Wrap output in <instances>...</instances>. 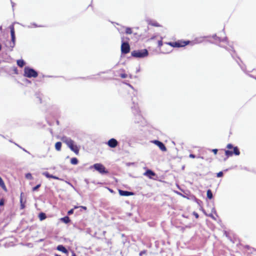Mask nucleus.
<instances>
[{"label": "nucleus", "instance_id": "obj_2", "mask_svg": "<svg viewBox=\"0 0 256 256\" xmlns=\"http://www.w3.org/2000/svg\"><path fill=\"white\" fill-rule=\"evenodd\" d=\"M38 72L33 68L26 67L24 70V76L27 78H36L38 76Z\"/></svg>", "mask_w": 256, "mask_h": 256}, {"label": "nucleus", "instance_id": "obj_46", "mask_svg": "<svg viewBox=\"0 0 256 256\" xmlns=\"http://www.w3.org/2000/svg\"><path fill=\"white\" fill-rule=\"evenodd\" d=\"M34 24V26L35 27H37V26H37L36 24Z\"/></svg>", "mask_w": 256, "mask_h": 256}, {"label": "nucleus", "instance_id": "obj_11", "mask_svg": "<svg viewBox=\"0 0 256 256\" xmlns=\"http://www.w3.org/2000/svg\"><path fill=\"white\" fill-rule=\"evenodd\" d=\"M119 194L120 196H132L133 194V193L132 192L126 191V190H119Z\"/></svg>", "mask_w": 256, "mask_h": 256}, {"label": "nucleus", "instance_id": "obj_42", "mask_svg": "<svg viewBox=\"0 0 256 256\" xmlns=\"http://www.w3.org/2000/svg\"><path fill=\"white\" fill-rule=\"evenodd\" d=\"M84 182L86 183L87 184H88V180L87 179L84 180Z\"/></svg>", "mask_w": 256, "mask_h": 256}, {"label": "nucleus", "instance_id": "obj_6", "mask_svg": "<svg viewBox=\"0 0 256 256\" xmlns=\"http://www.w3.org/2000/svg\"><path fill=\"white\" fill-rule=\"evenodd\" d=\"M152 142L156 145L162 151H166V148L162 142L158 140H154L152 141Z\"/></svg>", "mask_w": 256, "mask_h": 256}, {"label": "nucleus", "instance_id": "obj_43", "mask_svg": "<svg viewBox=\"0 0 256 256\" xmlns=\"http://www.w3.org/2000/svg\"><path fill=\"white\" fill-rule=\"evenodd\" d=\"M80 207H81L82 209H84V210H86V206H81Z\"/></svg>", "mask_w": 256, "mask_h": 256}, {"label": "nucleus", "instance_id": "obj_1", "mask_svg": "<svg viewBox=\"0 0 256 256\" xmlns=\"http://www.w3.org/2000/svg\"><path fill=\"white\" fill-rule=\"evenodd\" d=\"M62 141L64 142L71 150L78 154L79 152L78 147L74 144V142L71 138L66 136H63L62 138Z\"/></svg>", "mask_w": 256, "mask_h": 256}, {"label": "nucleus", "instance_id": "obj_8", "mask_svg": "<svg viewBox=\"0 0 256 256\" xmlns=\"http://www.w3.org/2000/svg\"><path fill=\"white\" fill-rule=\"evenodd\" d=\"M10 35L12 38V45L10 46L12 48L14 47L15 45V34H14V26L12 25L10 26Z\"/></svg>", "mask_w": 256, "mask_h": 256}, {"label": "nucleus", "instance_id": "obj_12", "mask_svg": "<svg viewBox=\"0 0 256 256\" xmlns=\"http://www.w3.org/2000/svg\"><path fill=\"white\" fill-rule=\"evenodd\" d=\"M134 106L132 107V111L134 114L136 113L137 114H138V119H140L142 117H141L140 115L138 114V112H139L138 108V106H137V105L134 102Z\"/></svg>", "mask_w": 256, "mask_h": 256}, {"label": "nucleus", "instance_id": "obj_51", "mask_svg": "<svg viewBox=\"0 0 256 256\" xmlns=\"http://www.w3.org/2000/svg\"><path fill=\"white\" fill-rule=\"evenodd\" d=\"M2 49V46H1V44H0V50H1Z\"/></svg>", "mask_w": 256, "mask_h": 256}, {"label": "nucleus", "instance_id": "obj_40", "mask_svg": "<svg viewBox=\"0 0 256 256\" xmlns=\"http://www.w3.org/2000/svg\"><path fill=\"white\" fill-rule=\"evenodd\" d=\"M145 252H146L144 250L140 252L139 254L140 256H142V254H144Z\"/></svg>", "mask_w": 256, "mask_h": 256}, {"label": "nucleus", "instance_id": "obj_17", "mask_svg": "<svg viewBox=\"0 0 256 256\" xmlns=\"http://www.w3.org/2000/svg\"><path fill=\"white\" fill-rule=\"evenodd\" d=\"M24 64L25 62L22 60H17V64L20 68H22L24 66Z\"/></svg>", "mask_w": 256, "mask_h": 256}, {"label": "nucleus", "instance_id": "obj_34", "mask_svg": "<svg viewBox=\"0 0 256 256\" xmlns=\"http://www.w3.org/2000/svg\"><path fill=\"white\" fill-rule=\"evenodd\" d=\"M25 208V206L24 202L20 203V208L24 209Z\"/></svg>", "mask_w": 256, "mask_h": 256}, {"label": "nucleus", "instance_id": "obj_20", "mask_svg": "<svg viewBox=\"0 0 256 256\" xmlns=\"http://www.w3.org/2000/svg\"><path fill=\"white\" fill-rule=\"evenodd\" d=\"M206 194H207V197L209 199H212V198L213 195H212V193L210 190H207Z\"/></svg>", "mask_w": 256, "mask_h": 256}, {"label": "nucleus", "instance_id": "obj_30", "mask_svg": "<svg viewBox=\"0 0 256 256\" xmlns=\"http://www.w3.org/2000/svg\"><path fill=\"white\" fill-rule=\"evenodd\" d=\"M127 74H120V77L122 78H126L127 77Z\"/></svg>", "mask_w": 256, "mask_h": 256}, {"label": "nucleus", "instance_id": "obj_36", "mask_svg": "<svg viewBox=\"0 0 256 256\" xmlns=\"http://www.w3.org/2000/svg\"><path fill=\"white\" fill-rule=\"evenodd\" d=\"M217 38L218 40L220 41H224V40H226V38H224V39H221L219 37H216Z\"/></svg>", "mask_w": 256, "mask_h": 256}, {"label": "nucleus", "instance_id": "obj_44", "mask_svg": "<svg viewBox=\"0 0 256 256\" xmlns=\"http://www.w3.org/2000/svg\"><path fill=\"white\" fill-rule=\"evenodd\" d=\"M194 214L195 216H196V218H198V214H196V213H194Z\"/></svg>", "mask_w": 256, "mask_h": 256}, {"label": "nucleus", "instance_id": "obj_39", "mask_svg": "<svg viewBox=\"0 0 256 256\" xmlns=\"http://www.w3.org/2000/svg\"><path fill=\"white\" fill-rule=\"evenodd\" d=\"M189 156L190 158H196V156L194 154H190Z\"/></svg>", "mask_w": 256, "mask_h": 256}, {"label": "nucleus", "instance_id": "obj_38", "mask_svg": "<svg viewBox=\"0 0 256 256\" xmlns=\"http://www.w3.org/2000/svg\"><path fill=\"white\" fill-rule=\"evenodd\" d=\"M52 178L56 179V180H61L59 178H58L56 176H52Z\"/></svg>", "mask_w": 256, "mask_h": 256}, {"label": "nucleus", "instance_id": "obj_22", "mask_svg": "<svg viewBox=\"0 0 256 256\" xmlns=\"http://www.w3.org/2000/svg\"><path fill=\"white\" fill-rule=\"evenodd\" d=\"M44 176H46L47 178H52V174H50L48 172H45L42 174Z\"/></svg>", "mask_w": 256, "mask_h": 256}, {"label": "nucleus", "instance_id": "obj_47", "mask_svg": "<svg viewBox=\"0 0 256 256\" xmlns=\"http://www.w3.org/2000/svg\"><path fill=\"white\" fill-rule=\"evenodd\" d=\"M210 217H212V218H214V217L212 216V214H210Z\"/></svg>", "mask_w": 256, "mask_h": 256}, {"label": "nucleus", "instance_id": "obj_27", "mask_svg": "<svg viewBox=\"0 0 256 256\" xmlns=\"http://www.w3.org/2000/svg\"><path fill=\"white\" fill-rule=\"evenodd\" d=\"M40 186V184H38V185H36V186L32 188V190L33 191H36L38 190V188Z\"/></svg>", "mask_w": 256, "mask_h": 256}, {"label": "nucleus", "instance_id": "obj_52", "mask_svg": "<svg viewBox=\"0 0 256 256\" xmlns=\"http://www.w3.org/2000/svg\"><path fill=\"white\" fill-rule=\"evenodd\" d=\"M78 208V206H74V208Z\"/></svg>", "mask_w": 256, "mask_h": 256}, {"label": "nucleus", "instance_id": "obj_23", "mask_svg": "<svg viewBox=\"0 0 256 256\" xmlns=\"http://www.w3.org/2000/svg\"><path fill=\"white\" fill-rule=\"evenodd\" d=\"M225 154L228 156H232L233 154L232 152L229 150H226L225 151Z\"/></svg>", "mask_w": 256, "mask_h": 256}, {"label": "nucleus", "instance_id": "obj_7", "mask_svg": "<svg viewBox=\"0 0 256 256\" xmlns=\"http://www.w3.org/2000/svg\"><path fill=\"white\" fill-rule=\"evenodd\" d=\"M188 43H189L188 41H187V42L185 41V42H170L169 44H170V46H172L173 47L179 48V47L184 46L187 45Z\"/></svg>", "mask_w": 256, "mask_h": 256}, {"label": "nucleus", "instance_id": "obj_18", "mask_svg": "<svg viewBox=\"0 0 256 256\" xmlns=\"http://www.w3.org/2000/svg\"><path fill=\"white\" fill-rule=\"evenodd\" d=\"M232 152L233 154H234L236 156H238L240 154L239 150L236 146L234 148V151Z\"/></svg>", "mask_w": 256, "mask_h": 256}, {"label": "nucleus", "instance_id": "obj_16", "mask_svg": "<svg viewBox=\"0 0 256 256\" xmlns=\"http://www.w3.org/2000/svg\"><path fill=\"white\" fill-rule=\"evenodd\" d=\"M61 147H62V143L60 142H56V143L55 148L57 150L60 151L61 150Z\"/></svg>", "mask_w": 256, "mask_h": 256}, {"label": "nucleus", "instance_id": "obj_3", "mask_svg": "<svg viewBox=\"0 0 256 256\" xmlns=\"http://www.w3.org/2000/svg\"><path fill=\"white\" fill-rule=\"evenodd\" d=\"M148 55V51L146 49L134 50L132 52V56L135 58H142Z\"/></svg>", "mask_w": 256, "mask_h": 256}, {"label": "nucleus", "instance_id": "obj_26", "mask_svg": "<svg viewBox=\"0 0 256 256\" xmlns=\"http://www.w3.org/2000/svg\"><path fill=\"white\" fill-rule=\"evenodd\" d=\"M150 24L153 26H160V25L156 22H151L150 23Z\"/></svg>", "mask_w": 256, "mask_h": 256}, {"label": "nucleus", "instance_id": "obj_41", "mask_svg": "<svg viewBox=\"0 0 256 256\" xmlns=\"http://www.w3.org/2000/svg\"><path fill=\"white\" fill-rule=\"evenodd\" d=\"M22 193H21L20 198V203L23 202L22 198Z\"/></svg>", "mask_w": 256, "mask_h": 256}, {"label": "nucleus", "instance_id": "obj_19", "mask_svg": "<svg viewBox=\"0 0 256 256\" xmlns=\"http://www.w3.org/2000/svg\"><path fill=\"white\" fill-rule=\"evenodd\" d=\"M38 218L40 220H43L46 218V216L44 213L41 212L39 214Z\"/></svg>", "mask_w": 256, "mask_h": 256}, {"label": "nucleus", "instance_id": "obj_10", "mask_svg": "<svg viewBox=\"0 0 256 256\" xmlns=\"http://www.w3.org/2000/svg\"><path fill=\"white\" fill-rule=\"evenodd\" d=\"M155 173L150 170H148L144 174V175L147 176L149 178H151L152 176H155Z\"/></svg>", "mask_w": 256, "mask_h": 256}, {"label": "nucleus", "instance_id": "obj_50", "mask_svg": "<svg viewBox=\"0 0 256 256\" xmlns=\"http://www.w3.org/2000/svg\"><path fill=\"white\" fill-rule=\"evenodd\" d=\"M12 6L14 7V3L12 2Z\"/></svg>", "mask_w": 256, "mask_h": 256}, {"label": "nucleus", "instance_id": "obj_9", "mask_svg": "<svg viewBox=\"0 0 256 256\" xmlns=\"http://www.w3.org/2000/svg\"><path fill=\"white\" fill-rule=\"evenodd\" d=\"M107 144L110 147L114 148L118 146V142L116 139L112 138L108 142Z\"/></svg>", "mask_w": 256, "mask_h": 256}, {"label": "nucleus", "instance_id": "obj_14", "mask_svg": "<svg viewBox=\"0 0 256 256\" xmlns=\"http://www.w3.org/2000/svg\"><path fill=\"white\" fill-rule=\"evenodd\" d=\"M0 186L6 192V188L2 179L0 176Z\"/></svg>", "mask_w": 256, "mask_h": 256}, {"label": "nucleus", "instance_id": "obj_53", "mask_svg": "<svg viewBox=\"0 0 256 256\" xmlns=\"http://www.w3.org/2000/svg\"><path fill=\"white\" fill-rule=\"evenodd\" d=\"M214 37H216V35H214Z\"/></svg>", "mask_w": 256, "mask_h": 256}, {"label": "nucleus", "instance_id": "obj_21", "mask_svg": "<svg viewBox=\"0 0 256 256\" xmlns=\"http://www.w3.org/2000/svg\"><path fill=\"white\" fill-rule=\"evenodd\" d=\"M70 162L72 164H76L78 163V160L76 158H73L70 160Z\"/></svg>", "mask_w": 256, "mask_h": 256}, {"label": "nucleus", "instance_id": "obj_15", "mask_svg": "<svg viewBox=\"0 0 256 256\" xmlns=\"http://www.w3.org/2000/svg\"><path fill=\"white\" fill-rule=\"evenodd\" d=\"M60 220L65 224H68L70 222V219L68 216H66L61 218Z\"/></svg>", "mask_w": 256, "mask_h": 256}, {"label": "nucleus", "instance_id": "obj_35", "mask_svg": "<svg viewBox=\"0 0 256 256\" xmlns=\"http://www.w3.org/2000/svg\"><path fill=\"white\" fill-rule=\"evenodd\" d=\"M210 150L212 151L215 154H217V152H218L217 149H212Z\"/></svg>", "mask_w": 256, "mask_h": 256}, {"label": "nucleus", "instance_id": "obj_48", "mask_svg": "<svg viewBox=\"0 0 256 256\" xmlns=\"http://www.w3.org/2000/svg\"><path fill=\"white\" fill-rule=\"evenodd\" d=\"M199 158H202V159H204V158L203 156H200Z\"/></svg>", "mask_w": 256, "mask_h": 256}, {"label": "nucleus", "instance_id": "obj_28", "mask_svg": "<svg viewBox=\"0 0 256 256\" xmlns=\"http://www.w3.org/2000/svg\"><path fill=\"white\" fill-rule=\"evenodd\" d=\"M223 176V172H220L217 174V176L218 178L222 177Z\"/></svg>", "mask_w": 256, "mask_h": 256}, {"label": "nucleus", "instance_id": "obj_31", "mask_svg": "<svg viewBox=\"0 0 256 256\" xmlns=\"http://www.w3.org/2000/svg\"><path fill=\"white\" fill-rule=\"evenodd\" d=\"M226 148L228 149H231L233 148V146L232 144H229L227 145Z\"/></svg>", "mask_w": 256, "mask_h": 256}, {"label": "nucleus", "instance_id": "obj_45", "mask_svg": "<svg viewBox=\"0 0 256 256\" xmlns=\"http://www.w3.org/2000/svg\"><path fill=\"white\" fill-rule=\"evenodd\" d=\"M72 256H76V254L75 253H74V252H72Z\"/></svg>", "mask_w": 256, "mask_h": 256}, {"label": "nucleus", "instance_id": "obj_37", "mask_svg": "<svg viewBox=\"0 0 256 256\" xmlns=\"http://www.w3.org/2000/svg\"><path fill=\"white\" fill-rule=\"evenodd\" d=\"M16 144V146H18V147H20V148H21L22 149V150H23L24 151L26 152H27V153L30 154V152H29L28 151H27L26 150H25L24 148H22V147H20V146H19L18 145V144Z\"/></svg>", "mask_w": 256, "mask_h": 256}, {"label": "nucleus", "instance_id": "obj_32", "mask_svg": "<svg viewBox=\"0 0 256 256\" xmlns=\"http://www.w3.org/2000/svg\"><path fill=\"white\" fill-rule=\"evenodd\" d=\"M4 204V200L3 199L0 200V206H2Z\"/></svg>", "mask_w": 256, "mask_h": 256}, {"label": "nucleus", "instance_id": "obj_49", "mask_svg": "<svg viewBox=\"0 0 256 256\" xmlns=\"http://www.w3.org/2000/svg\"><path fill=\"white\" fill-rule=\"evenodd\" d=\"M55 256H60V255H59V254H55Z\"/></svg>", "mask_w": 256, "mask_h": 256}, {"label": "nucleus", "instance_id": "obj_24", "mask_svg": "<svg viewBox=\"0 0 256 256\" xmlns=\"http://www.w3.org/2000/svg\"><path fill=\"white\" fill-rule=\"evenodd\" d=\"M132 28H126V34H132Z\"/></svg>", "mask_w": 256, "mask_h": 256}, {"label": "nucleus", "instance_id": "obj_29", "mask_svg": "<svg viewBox=\"0 0 256 256\" xmlns=\"http://www.w3.org/2000/svg\"><path fill=\"white\" fill-rule=\"evenodd\" d=\"M74 213V209H71L70 210L68 211V215L72 214Z\"/></svg>", "mask_w": 256, "mask_h": 256}, {"label": "nucleus", "instance_id": "obj_13", "mask_svg": "<svg viewBox=\"0 0 256 256\" xmlns=\"http://www.w3.org/2000/svg\"><path fill=\"white\" fill-rule=\"evenodd\" d=\"M57 250L59 251L62 252L64 254H67L68 252V250L62 245H58L57 246Z\"/></svg>", "mask_w": 256, "mask_h": 256}, {"label": "nucleus", "instance_id": "obj_4", "mask_svg": "<svg viewBox=\"0 0 256 256\" xmlns=\"http://www.w3.org/2000/svg\"><path fill=\"white\" fill-rule=\"evenodd\" d=\"M92 167L94 168L96 170L98 171L101 174H106L108 173V172L106 170L105 167L101 164H95Z\"/></svg>", "mask_w": 256, "mask_h": 256}, {"label": "nucleus", "instance_id": "obj_25", "mask_svg": "<svg viewBox=\"0 0 256 256\" xmlns=\"http://www.w3.org/2000/svg\"><path fill=\"white\" fill-rule=\"evenodd\" d=\"M26 178L27 179H28V180H32L33 178H32L31 174L28 173L26 174Z\"/></svg>", "mask_w": 256, "mask_h": 256}, {"label": "nucleus", "instance_id": "obj_33", "mask_svg": "<svg viewBox=\"0 0 256 256\" xmlns=\"http://www.w3.org/2000/svg\"><path fill=\"white\" fill-rule=\"evenodd\" d=\"M162 45V40H159L158 42V46L159 47H160Z\"/></svg>", "mask_w": 256, "mask_h": 256}, {"label": "nucleus", "instance_id": "obj_5", "mask_svg": "<svg viewBox=\"0 0 256 256\" xmlns=\"http://www.w3.org/2000/svg\"><path fill=\"white\" fill-rule=\"evenodd\" d=\"M122 39V44L121 46V51L124 54H128L130 50V45L127 42H124V38Z\"/></svg>", "mask_w": 256, "mask_h": 256}]
</instances>
